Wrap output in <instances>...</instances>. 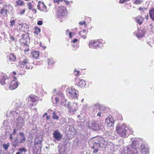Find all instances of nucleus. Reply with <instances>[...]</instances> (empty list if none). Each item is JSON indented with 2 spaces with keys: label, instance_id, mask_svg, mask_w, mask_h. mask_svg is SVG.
Returning <instances> with one entry per match:
<instances>
[{
  "label": "nucleus",
  "instance_id": "ea45409f",
  "mask_svg": "<svg viewBox=\"0 0 154 154\" xmlns=\"http://www.w3.org/2000/svg\"><path fill=\"white\" fill-rule=\"evenodd\" d=\"M86 23V22L85 21H83L82 22H80L79 23V24L81 25H82L83 24L85 25Z\"/></svg>",
  "mask_w": 154,
  "mask_h": 154
},
{
  "label": "nucleus",
  "instance_id": "e433bc0d",
  "mask_svg": "<svg viewBox=\"0 0 154 154\" xmlns=\"http://www.w3.org/2000/svg\"><path fill=\"white\" fill-rule=\"evenodd\" d=\"M138 9L140 11H142L143 12H144L145 10H146L147 9L146 8H142L141 7H139L138 8Z\"/></svg>",
  "mask_w": 154,
  "mask_h": 154
},
{
  "label": "nucleus",
  "instance_id": "72a5a7b5",
  "mask_svg": "<svg viewBox=\"0 0 154 154\" xmlns=\"http://www.w3.org/2000/svg\"><path fill=\"white\" fill-rule=\"evenodd\" d=\"M53 118L54 119H56L57 120H58L59 118V117L54 112H53Z\"/></svg>",
  "mask_w": 154,
  "mask_h": 154
},
{
  "label": "nucleus",
  "instance_id": "ddd939ff",
  "mask_svg": "<svg viewBox=\"0 0 154 154\" xmlns=\"http://www.w3.org/2000/svg\"><path fill=\"white\" fill-rule=\"evenodd\" d=\"M77 104L75 103H73V105L69 108V112L73 114L77 110Z\"/></svg>",
  "mask_w": 154,
  "mask_h": 154
},
{
  "label": "nucleus",
  "instance_id": "5701e85b",
  "mask_svg": "<svg viewBox=\"0 0 154 154\" xmlns=\"http://www.w3.org/2000/svg\"><path fill=\"white\" fill-rule=\"evenodd\" d=\"M149 15L152 20L154 21V9L152 8L149 11Z\"/></svg>",
  "mask_w": 154,
  "mask_h": 154
},
{
  "label": "nucleus",
  "instance_id": "cd10ccee",
  "mask_svg": "<svg viewBox=\"0 0 154 154\" xmlns=\"http://www.w3.org/2000/svg\"><path fill=\"white\" fill-rule=\"evenodd\" d=\"M9 143H8L7 144H5L4 143L2 145V147L3 148L5 149V150H7L8 147L9 146Z\"/></svg>",
  "mask_w": 154,
  "mask_h": 154
},
{
  "label": "nucleus",
  "instance_id": "4c0bfd02",
  "mask_svg": "<svg viewBox=\"0 0 154 154\" xmlns=\"http://www.w3.org/2000/svg\"><path fill=\"white\" fill-rule=\"evenodd\" d=\"M129 0H120L119 1V2L122 4L125 2L128 1H129Z\"/></svg>",
  "mask_w": 154,
  "mask_h": 154
},
{
  "label": "nucleus",
  "instance_id": "de8ad7c7",
  "mask_svg": "<svg viewBox=\"0 0 154 154\" xmlns=\"http://www.w3.org/2000/svg\"><path fill=\"white\" fill-rule=\"evenodd\" d=\"M32 7L31 5H29L28 6V9L29 10H31L32 8Z\"/></svg>",
  "mask_w": 154,
  "mask_h": 154
},
{
  "label": "nucleus",
  "instance_id": "9b49d317",
  "mask_svg": "<svg viewBox=\"0 0 154 154\" xmlns=\"http://www.w3.org/2000/svg\"><path fill=\"white\" fill-rule=\"evenodd\" d=\"M20 63L21 65H23L24 66H25L26 68L27 69H32L33 66H30V63L28 62V60L27 59H25L22 62H20Z\"/></svg>",
  "mask_w": 154,
  "mask_h": 154
},
{
  "label": "nucleus",
  "instance_id": "09e8293b",
  "mask_svg": "<svg viewBox=\"0 0 154 154\" xmlns=\"http://www.w3.org/2000/svg\"><path fill=\"white\" fill-rule=\"evenodd\" d=\"M64 2H66V3L67 4V5H69V1H66V0H64Z\"/></svg>",
  "mask_w": 154,
  "mask_h": 154
},
{
  "label": "nucleus",
  "instance_id": "338daca9",
  "mask_svg": "<svg viewBox=\"0 0 154 154\" xmlns=\"http://www.w3.org/2000/svg\"><path fill=\"white\" fill-rule=\"evenodd\" d=\"M83 32H84V33H85V32H86V31L85 30V29H83Z\"/></svg>",
  "mask_w": 154,
  "mask_h": 154
},
{
  "label": "nucleus",
  "instance_id": "b1692460",
  "mask_svg": "<svg viewBox=\"0 0 154 154\" xmlns=\"http://www.w3.org/2000/svg\"><path fill=\"white\" fill-rule=\"evenodd\" d=\"M85 85V82L83 80H81L78 83V86H80L81 87H83Z\"/></svg>",
  "mask_w": 154,
  "mask_h": 154
},
{
  "label": "nucleus",
  "instance_id": "4d7b16f0",
  "mask_svg": "<svg viewBox=\"0 0 154 154\" xmlns=\"http://www.w3.org/2000/svg\"><path fill=\"white\" fill-rule=\"evenodd\" d=\"M32 11H33L35 13H36V10L35 9H33Z\"/></svg>",
  "mask_w": 154,
  "mask_h": 154
},
{
  "label": "nucleus",
  "instance_id": "774afa93",
  "mask_svg": "<svg viewBox=\"0 0 154 154\" xmlns=\"http://www.w3.org/2000/svg\"><path fill=\"white\" fill-rule=\"evenodd\" d=\"M16 154H21L19 152H18L16 153Z\"/></svg>",
  "mask_w": 154,
  "mask_h": 154
},
{
  "label": "nucleus",
  "instance_id": "e2e57ef3",
  "mask_svg": "<svg viewBox=\"0 0 154 154\" xmlns=\"http://www.w3.org/2000/svg\"><path fill=\"white\" fill-rule=\"evenodd\" d=\"M95 146H94V145H93V146H92L91 147L92 149H94L95 148Z\"/></svg>",
  "mask_w": 154,
  "mask_h": 154
},
{
  "label": "nucleus",
  "instance_id": "37998d69",
  "mask_svg": "<svg viewBox=\"0 0 154 154\" xmlns=\"http://www.w3.org/2000/svg\"><path fill=\"white\" fill-rule=\"evenodd\" d=\"M59 100V98L58 97H56L55 98V100L56 101V104H57L58 103V101Z\"/></svg>",
  "mask_w": 154,
  "mask_h": 154
},
{
  "label": "nucleus",
  "instance_id": "473e14b6",
  "mask_svg": "<svg viewBox=\"0 0 154 154\" xmlns=\"http://www.w3.org/2000/svg\"><path fill=\"white\" fill-rule=\"evenodd\" d=\"M70 103L69 102H68L64 104V106L68 108V109L70 108Z\"/></svg>",
  "mask_w": 154,
  "mask_h": 154
},
{
  "label": "nucleus",
  "instance_id": "f257e3e1",
  "mask_svg": "<svg viewBox=\"0 0 154 154\" xmlns=\"http://www.w3.org/2000/svg\"><path fill=\"white\" fill-rule=\"evenodd\" d=\"M128 128L125 124H123L122 125H120L118 124L116 126V130L119 136L125 137L127 134Z\"/></svg>",
  "mask_w": 154,
  "mask_h": 154
},
{
  "label": "nucleus",
  "instance_id": "603ef678",
  "mask_svg": "<svg viewBox=\"0 0 154 154\" xmlns=\"http://www.w3.org/2000/svg\"><path fill=\"white\" fill-rule=\"evenodd\" d=\"M69 35L70 37V38H72V32H69Z\"/></svg>",
  "mask_w": 154,
  "mask_h": 154
},
{
  "label": "nucleus",
  "instance_id": "f3484780",
  "mask_svg": "<svg viewBox=\"0 0 154 154\" xmlns=\"http://www.w3.org/2000/svg\"><path fill=\"white\" fill-rule=\"evenodd\" d=\"M141 152L142 154H149L148 149L145 147L144 145H141L140 146Z\"/></svg>",
  "mask_w": 154,
  "mask_h": 154
},
{
  "label": "nucleus",
  "instance_id": "9d476101",
  "mask_svg": "<svg viewBox=\"0 0 154 154\" xmlns=\"http://www.w3.org/2000/svg\"><path fill=\"white\" fill-rule=\"evenodd\" d=\"M105 123L108 127H111L114 125V121L112 117H108L106 119Z\"/></svg>",
  "mask_w": 154,
  "mask_h": 154
},
{
  "label": "nucleus",
  "instance_id": "7c9ffc66",
  "mask_svg": "<svg viewBox=\"0 0 154 154\" xmlns=\"http://www.w3.org/2000/svg\"><path fill=\"white\" fill-rule=\"evenodd\" d=\"M10 26L13 27L15 25V20H11L10 21Z\"/></svg>",
  "mask_w": 154,
  "mask_h": 154
},
{
  "label": "nucleus",
  "instance_id": "f704fd0d",
  "mask_svg": "<svg viewBox=\"0 0 154 154\" xmlns=\"http://www.w3.org/2000/svg\"><path fill=\"white\" fill-rule=\"evenodd\" d=\"M10 112L11 113V114H10L11 116H12V115H14L16 114H17L18 113V112L16 111H11Z\"/></svg>",
  "mask_w": 154,
  "mask_h": 154
},
{
  "label": "nucleus",
  "instance_id": "bb28decb",
  "mask_svg": "<svg viewBox=\"0 0 154 154\" xmlns=\"http://www.w3.org/2000/svg\"><path fill=\"white\" fill-rule=\"evenodd\" d=\"M35 30L34 32L36 34H38V33L40 32L41 29L40 28H39L38 27H35Z\"/></svg>",
  "mask_w": 154,
  "mask_h": 154
},
{
  "label": "nucleus",
  "instance_id": "c756f323",
  "mask_svg": "<svg viewBox=\"0 0 154 154\" xmlns=\"http://www.w3.org/2000/svg\"><path fill=\"white\" fill-rule=\"evenodd\" d=\"M16 106L17 107H20L22 106V103L19 100H18L16 102Z\"/></svg>",
  "mask_w": 154,
  "mask_h": 154
},
{
  "label": "nucleus",
  "instance_id": "680f3d73",
  "mask_svg": "<svg viewBox=\"0 0 154 154\" xmlns=\"http://www.w3.org/2000/svg\"><path fill=\"white\" fill-rule=\"evenodd\" d=\"M17 74V72L15 71H14L13 72V74L14 75H16Z\"/></svg>",
  "mask_w": 154,
  "mask_h": 154
},
{
  "label": "nucleus",
  "instance_id": "dca6fc26",
  "mask_svg": "<svg viewBox=\"0 0 154 154\" xmlns=\"http://www.w3.org/2000/svg\"><path fill=\"white\" fill-rule=\"evenodd\" d=\"M28 100L31 102L35 103L36 101L38 100V97L34 95H31L27 98Z\"/></svg>",
  "mask_w": 154,
  "mask_h": 154
},
{
  "label": "nucleus",
  "instance_id": "69168bd1",
  "mask_svg": "<svg viewBox=\"0 0 154 154\" xmlns=\"http://www.w3.org/2000/svg\"><path fill=\"white\" fill-rule=\"evenodd\" d=\"M18 24L19 25H20V26H22V27L23 26V24L22 23H18Z\"/></svg>",
  "mask_w": 154,
  "mask_h": 154
},
{
  "label": "nucleus",
  "instance_id": "4468645a",
  "mask_svg": "<svg viewBox=\"0 0 154 154\" xmlns=\"http://www.w3.org/2000/svg\"><path fill=\"white\" fill-rule=\"evenodd\" d=\"M18 85V83L15 81L14 80L10 83L9 89L11 90H14L17 87Z\"/></svg>",
  "mask_w": 154,
  "mask_h": 154
},
{
  "label": "nucleus",
  "instance_id": "052dcab7",
  "mask_svg": "<svg viewBox=\"0 0 154 154\" xmlns=\"http://www.w3.org/2000/svg\"><path fill=\"white\" fill-rule=\"evenodd\" d=\"M27 5H28V6L29 5H31V3H30V2H28V3H27Z\"/></svg>",
  "mask_w": 154,
  "mask_h": 154
},
{
  "label": "nucleus",
  "instance_id": "6e6d98bb",
  "mask_svg": "<svg viewBox=\"0 0 154 154\" xmlns=\"http://www.w3.org/2000/svg\"><path fill=\"white\" fill-rule=\"evenodd\" d=\"M66 35H67V32H69V29H67L66 30Z\"/></svg>",
  "mask_w": 154,
  "mask_h": 154
},
{
  "label": "nucleus",
  "instance_id": "c9c22d12",
  "mask_svg": "<svg viewBox=\"0 0 154 154\" xmlns=\"http://www.w3.org/2000/svg\"><path fill=\"white\" fill-rule=\"evenodd\" d=\"M54 63V62L52 60H50L48 62L49 65H52Z\"/></svg>",
  "mask_w": 154,
  "mask_h": 154
},
{
  "label": "nucleus",
  "instance_id": "c03bdc74",
  "mask_svg": "<svg viewBox=\"0 0 154 154\" xmlns=\"http://www.w3.org/2000/svg\"><path fill=\"white\" fill-rule=\"evenodd\" d=\"M10 38L13 41H14L15 40V38L13 36H11Z\"/></svg>",
  "mask_w": 154,
  "mask_h": 154
},
{
  "label": "nucleus",
  "instance_id": "13d9d810",
  "mask_svg": "<svg viewBox=\"0 0 154 154\" xmlns=\"http://www.w3.org/2000/svg\"><path fill=\"white\" fill-rule=\"evenodd\" d=\"M25 12V10H23L22 12V13H21V14H24V13Z\"/></svg>",
  "mask_w": 154,
  "mask_h": 154
},
{
  "label": "nucleus",
  "instance_id": "f03ea898",
  "mask_svg": "<svg viewBox=\"0 0 154 154\" xmlns=\"http://www.w3.org/2000/svg\"><path fill=\"white\" fill-rule=\"evenodd\" d=\"M24 118L22 116H18L16 120L17 128L18 129L22 127L24 125Z\"/></svg>",
  "mask_w": 154,
  "mask_h": 154
},
{
  "label": "nucleus",
  "instance_id": "a19ab883",
  "mask_svg": "<svg viewBox=\"0 0 154 154\" xmlns=\"http://www.w3.org/2000/svg\"><path fill=\"white\" fill-rule=\"evenodd\" d=\"M61 149H62L61 148H60L58 150L59 154H61V153H60V151L61 150H60ZM66 154L65 152V150H64L63 151V154Z\"/></svg>",
  "mask_w": 154,
  "mask_h": 154
},
{
  "label": "nucleus",
  "instance_id": "39448f33",
  "mask_svg": "<svg viewBox=\"0 0 154 154\" xmlns=\"http://www.w3.org/2000/svg\"><path fill=\"white\" fill-rule=\"evenodd\" d=\"M67 13V10L65 7L61 6L60 7L57 12V15L59 16H64Z\"/></svg>",
  "mask_w": 154,
  "mask_h": 154
},
{
  "label": "nucleus",
  "instance_id": "aec40b11",
  "mask_svg": "<svg viewBox=\"0 0 154 154\" xmlns=\"http://www.w3.org/2000/svg\"><path fill=\"white\" fill-rule=\"evenodd\" d=\"M143 31L142 30H139L138 32L136 33V35L137 38H140L143 37Z\"/></svg>",
  "mask_w": 154,
  "mask_h": 154
},
{
  "label": "nucleus",
  "instance_id": "412c9836",
  "mask_svg": "<svg viewBox=\"0 0 154 154\" xmlns=\"http://www.w3.org/2000/svg\"><path fill=\"white\" fill-rule=\"evenodd\" d=\"M8 58L10 61H14L16 59L15 56L11 54L8 55Z\"/></svg>",
  "mask_w": 154,
  "mask_h": 154
},
{
  "label": "nucleus",
  "instance_id": "6e6552de",
  "mask_svg": "<svg viewBox=\"0 0 154 154\" xmlns=\"http://www.w3.org/2000/svg\"><path fill=\"white\" fill-rule=\"evenodd\" d=\"M54 138L58 141L60 140L62 137V135L57 130H55L53 133Z\"/></svg>",
  "mask_w": 154,
  "mask_h": 154
},
{
  "label": "nucleus",
  "instance_id": "423d86ee",
  "mask_svg": "<svg viewBox=\"0 0 154 154\" xmlns=\"http://www.w3.org/2000/svg\"><path fill=\"white\" fill-rule=\"evenodd\" d=\"M102 44L98 41H92L90 42L89 44V46L90 48H94L95 49H97L99 48L101 46Z\"/></svg>",
  "mask_w": 154,
  "mask_h": 154
},
{
  "label": "nucleus",
  "instance_id": "79ce46f5",
  "mask_svg": "<svg viewBox=\"0 0 154 154\" xmlns=\"http://www.w3.org/2000/svg\"><path fill=\"white\" fill-rule=\"evenodd\" d=\"M98 151V149L96 148L94 149L93 150V152L94 153H96Z\"/></svg>",
  "mask_w": 154,
  "mask_h": 154
},
{
  "label": "nucleus",
  "instance_id": "7ed1b4c3",
  "mask_svg": "<svg viewBox=\"0 0 154 154\" xmlns=\"http://www.w3.org/2000/svg\"><path fill=\"white\" fill-rule=\"evenodd\" d=\"M68 92L67 95L69 96H70L72 98H75L77 97V94L75 90V88H69L68 89Z\"/></svg>",
  "mask_w": 154,
  "mask_h": 154
},
{
  "label": "nucleus",
  "instance_id": "c85d7f7f",
  "mask_svg": "<svg viewBox=\"0 0 154 154\" xmlns=\"http://www.w3.org/2000/svg\"><path fill=\"white\" fill-rule=\"evenodd\" d=\"M16 2L17 4L19 5H22L24 4V2L21 0L17 1Z\"/></svg>",
  "mask_w": 154,
  "mask_h": 154
},
{
  "label": "nucleus",
  "instance_id": "a878e982",
  "mask_svg": "<svg viewBox=\"0 0 154 154\" xmlns=\"http://www.w3.org/2000/svg\"><path fill=\"white\" fill-rule=\"evenodd\" d=\"M18 151L21 154H23V152H26L27 151V150L24 147H23L19 148L18 149Z\"/></svg>",
  "mask_w": 154,
  "mask_h": 154
},
{
  "label": "nucleus",
  "instance_id": "6ab92c4d",
  "mask_svg": "<svg viewBox=\"0 0 154 154\" xmlns=\"http://www.w3.org/2000/svg\"><path fill=\"white\" fill-rule=\"evenodd\" d=\"M135 19L136 21L140 25L141 24L143 20V18L141 16L136 17Z\"/></svg>",
  "mask_w": 154,
  "mask_h": 154
},
{
  "label": "nucleus",
  "instance_id": "49530a36",
  "mask_svg": "<svg viewBox=\"0 0 154 154\" xmlns=\"http://www.w3.org/2000/svg\"><path fill=\"white\" fill-rule=\"evenodd\" d=\"M16 130L15 129H14L12 134H13V135H14L16 132Z\"/></svg>",
  "mask_w": 154,
  "mask_h": 154
},
{
  "label": "nucleus",
  "instance_id": "58836bf2",
  "mask_svg": "<svg viewBox=\"0 0 154 154\" xmlns=\"http://www.w3.org/2000/svg\"><path fill=\"white\" fill-rule=\"evenodd\" d=\"M37 24L39 25H42L43 24V22L41 20H39L37 22Z\"/></svg>",
  "mask_w": 154,
  "mask_h": 154
},
{
  "label": "nucleus",
  "instance_id": "1a4fd4ad",
  "mask_svg": "<svg viewBox=\"0 0 154 154\" xmlns=\"http://www.w3.org/2000/svg\"><path fill=\"white\" fill-rule=\"evenodd\" d=\"M7 77L6 75L2 72H0V82L2 85H4L6 83L5 81L7 79Z\"/></svg>",
  "mask_w": 154,
  "mask_h": 154
},
{
  "label": "nucleus",
  "instance_id": "20e7f679",
  "mask_svg": "<svg viewBox=\"0 0 154 154\" xmlns=\"http://www.w3.org/2000/svg\"><path fill=\"white\" fill-rule=\"evenodd\" d=\"M29 38L28 33L25 32L24 33L22 34L21 38L19 39V41L20 42L23 41V43L27 44V42L29 41Z\"/></svg>",
  "mask_w": 154,
  "mask_h": 154
},
{
  "label": "nucleus",
  "instance_id": "4be33fe9",
  "mask_svg": "<svg viewBox=\"0 0 154 154\" xmlns=\"http://www.w3.org/2000/svg\"><path fill=\"white\" fill-rule=\"evenodd\" d=\"M31 54L33 57L36 59L39 56V52L38 51H33L31 53Z\"/></svg>",
  "mask_w": 154,
  "mask_h": 154
},
{
  "label": "nucleus",
  "instance_id": "8fccbe9b",
  "mask_svg": "<svg viewBox=\"0 0 154 154\" xmlns=\"http://www.w3.org/2000/svg\"><path fill=\"white\" fill-rule=\"evenodd\" d=\"M101 112H99L97 114V116H101Z\"/></svg>",
  "mask_w": 154,
  "mask_h": 154
},
{
  "label": "nucleus",
  "instance_id": "2f4dec72",
  "mask_svg": "<svg viewBox=\"0 0 154 154\" xmlns=\"http://www.w3.org/2000/svg\"><path fill=\"white\" fill-rule=\"evenodd\" d=\"M143 2L142 0H135L134 1V3L135 4L138 5L141 4Z\"/></svg>",
  "mask_w": 154,
  "mask_h": 154
},
{
  "label": "nucleus",
  "instance_id": "f8f14e48",
  "mask_svg": "<svg viewBox=\"0 0 154 154\" xmlns=\"http://www.w3.org/2000/svg\"><path fill=\"white\" fill-rule=\"evenodd\" d=\"M91 125L92 126H89V124L88 123L87 125L90 129H97L98 128V125L97 121H92L91 123Z\"/></svg>",
  "mask_w": 154,
  "mask_h": 154
},
{
  "label": "nucleus",
  "instance_id": "3c124183",
  "mask_svg": "<svg viewBox=\"0 0 154 154\" xmlns=\"http://www.w3.org/2000/svg\"><path fill=\"white\" fill-rule=\"evenodd\" d=\"M46 119H47L48 120H49L50 119V117L49 116H46Z\"/></svg>",
  "mask_w": 154,
  "mask_h": 154
},
{
  "label": "nucleus",
  "instance_id": "a211bd4d",
  "mask_svg": "<svg viewBox=\"0 0 154 154\" xmlns=\"http://www.w3.org/2000/svg\"><path fill=\"white\" fill-rule=\"evenodd\" d=\"M90 142H92L94 146H96L97 147L100 146V144L99 141L97 139L92 138L90 140Z\"/></svg>",
  "mask_w": 154,
  "mask_h": 154
},
{
  "label": "nucleus",
  "instance_id": "bf43d9fd",
  "mask_svg": "<svg viewBox=\"0 0 154 154\" xmlns=\"http://www.w3.org/2000/svg\"><path fill=\"white\" fill-rule=\"evenodd\" d=\"M82 37L83 38H85L86 37V36L85 35H83V36H82Z\"/></svg>",
  "mask_w": 154,
  "mask_h": 154
},
{
  "label": "nucleus",
  "instance_id": "2eb2a0df",
  "mask_svg": "<svg viewBox=\"0 0 154 154\" xmlns=\"http://www.w3.org/2000/svg\"><path fill=\"white\" fill-rule=\"evenodd\" d=\"M8 6L7 5H6L4 6L0 10V14L4 16L7 15V12L8 11Z\"/></svg>",
  "mask_w": 154,
  "mask_h": 154
},
{
  "label": "nucleus",
  "instance_id": "5fc2aeb1",
  "mask_svg": "<svg viewBox=\"0 0 154 154\" xmlns=\"http://www.w3.org/2000/svg\"><path fill=\"white\" fill-rule=\"evenodd\" d=\"M13 135V134H11L10 135V139H12V135Z\"/></svg>",
  "mask_w": 154,
  "mask_h": 154
},
{
  "label": "nucleus",
  "instance_id": "0e129e2a",
  "mask_svg": "<svg viewBox=\"0 0 154 154\" xmlns=\"http://www.w3.org/2000/svg\"><path fill=\"white\" fill-rule=\"evenodd\" d=\"M75 71H77V73H76V74H75V75H77V74H79V71H76V70H75Z\"/></svg>",
  "mask_w": 154,
  "mask_h": 154
},
{
  "label": "nucleus",
  "instance_id": "0eeeda50",
  "mask_svg": "<svg viewBox=\"0 0 154 154\" xmlns=\"http://www.w3.org/2000/svg\"><path fill=\"white\" fill-rule=\"evenodd\" d=\"M20 136L21 137L20 139V141H19L18 139L16 138L15 140V142L17 143H24L25 141L26 138L24 134L23 133V132H21L20 133Z\"/></svg>",
  "mask_w": 154,
  "mask_h": 154
},
{
  "label": "nucleus",
  "instance_id": "393cba45",
  "mask_svg": "<svg viewBox=\"0 0 154 154\" xmlns=\"http://www.w3.org/2000/svg\"><path fill=\"white\" fill-rule=\"evenodd\" d=\"M42 141L40 140H38V138L35 137L34 140V143L35 145H37L38 144H40L41 143Z\"/></svg>",
  "mask_w": 154,
  "mask_h": 154
},
{
  "label": "nucleus",
  "instance_id": "a18cd8bd",
  "mask_svg": "<svg viewBox=\"0 0 154 154\" xmlns=\"http://www.w3.org/2000/svg\"><path fill=\"white\" fill-rule=\"evenodd\" d=\"M77 41H78V40L77 39H74L72 41V42L73 43H75Z\"/></svg>",
  "mask_w": 154,
  "mask_h": 154
},
{
  "label": "nucleus",
  "instance_id": "864d4df0",
  "mask_svg": "<svg viewBox=\"0 0 154 154\" xmlns=\"http://www.w3.org/2000/svg\"><path fill=\"white\" fill-rule=\"evenodd\" d=\"M42 5H43V8H46V6L44 5V3H42Z\"/></svg>",
  "mask_w": 154,
  "mask_h": 154
}]
</instances>
